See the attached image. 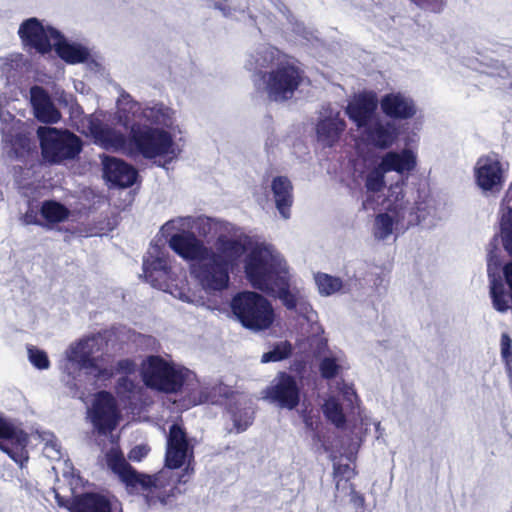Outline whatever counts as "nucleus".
I'll return each instance as SVG.
<instances>
[{
	"mask_svg": "<svg viewBox=\"0 0 512 512\" xmlns=\"http://www.w3.org/2000/svg\"><path fill=\"white\" fill-rule=\"evenodd\" d=\"M475 177L481 189L485 191L499 190L504 182L501 162L496 156L479 158L475 168Z\"/></svg>",
	"mask_w": 512,
	"mask_h": 512,
	"instance_id": "nucleus-19",
	"label": "nucleus"
},
{
	"mask_svg": "<svg viewBox=\"0 0 512 512\" xmlns=\"http://www.w3.org/2000/svg\"><path fill=\"white\" fill-rule=\"evenodd\" d=\"M202 403V399L201 398H194L193 400L190 401V406H196L198 404H201Z\"/></svg>",
	"mask_w": 512,
	"mask_h": 512,
	"instance_id": "nucleus-50",
	"label": "nucleus"
},
{
	"mask_svg": "<svg viewBox=\"0 0 512 512\" xmlns=\"http://www.w3.org/2000/svg\"><path fill=\"white\" fill-rule=\"evenodd\" d=\"M234 427L238 433L245 431L251 424L252 418L247 411H231Z\"/></svg>",
	"mask_w": 512,
	"mask_h": 512,
	"instance_id": "nucleus-42",
	"label": "nucleus"
},
{
	"mask_svg": "<svg viewBox=\"0 0 512 512\" xmlns=\"http://www.w3.org/2000/svg\"><path fill=\"white\" fill-rule=\"evenodd\" d=\"M170 248L184 260L198 262L210 252L202 240L190 231H182L172 235L169 239Z\"/></svg>",
	"mask_w": 512,
	"mask_h": 512,
	"instance_id": "nucleus-17",
	"label": "nucleus"
},
{
	"mask_svg": "<svg viewBox=\"0 0 512 512\" xmlns=\"http://www.w3.org/2000/svg\"><path fill=\"white\" fill-rule=\"evenodd\" d=\"M231 309L239 322L250 330H265L274 322L275 314L271 303L257 292L237 293L232 298Z\"/></svg>",
	"mask_w": 512,
	"mask_h": 512,
	"instance_id": "nucleus-5",
	"label": "nucleus"
},
{
	"mask_svg": "<svg viewBox=\"0 0 512 512\" xmlns=\"http://www.w3.org/2000/svg\"><path fill=\"white\" fill-rule=\"evenodd\" d=\"M274 294H277L279 296V298H281L283 300L284 305L288 309H295L296 299H295L294 295H292L289 291V281H288L287 277H286V290L282 291L278 286H274L272 295H274Z\"/></svg>",
	"mask_w": 512,
	"mask_h": 512,
	"instance_id": "nucleus-44",
	"label": "nucleus"
},
{
	"mask_svg": "<svg viewBox=\"0 0 512 512\" xmlns=\"http://www.w3.org/2000/svg\"><path fill=\"white\" fill-rule=\"evenodd\" d=\"M53 49L58 57L67 64L84 63L90 56L89 50L86 47L68 42L61 32L60 37H57L53 42Z\"/></svg>",
	"mask_w": 512,
	"mask_h": 512,
	"instance_id": "nucleus-27",
	"label": "nucleus"
},
{
	"mask_svg": "<svg viewBox=\"0 0 512 512\" xmlns=\"http://www.w3.org/2000/svg\"><path fill=\"white\" fill-rule=\"evenodd\" d=\"M37 135L43 158L52 164L74 159L82 149L81 139L68 130L39 127Z\"/></svg>",
	"mask_w": 512,
	"mask_h": 512,
	"instance_id": "nucleus-7",
	"label": "nucleus"
},
{
	"mask_svg": "<svg viewBox=\"0 0 512 512\" xmlns=\"http://www.w3.org/2000/svg\"><path fill=\"white\" fill-rule=\"evenodd\" d=\"M318 291L322 296H330L340 291L343 287V281L340 277L332 276L327 273L318 272L314 276Z\"/></svg>",
	"mask_w": 512,
	"mask_h": 512,
	"instance_id": "nucleus-31",
	"label": "nucleus"
},
{
	"mask_svg": "<svg viewBox=\"0 0 512 512\" xmlns=\"http://www.w3.org/2000/svg\"><path fill=\"white\" fill-rule=\"evenodd\" d=\"M350 486H351V492H350V501H351V503H353V505L357 509L364 508V505H365V498H364V496L361 493H359L358 491L355 490L353 484H350Z\"/></svg>",
	"mask_w": 512,
	"mask_h": 512,
	"instance_id": "nucleus-48",
	"label": "nucleus"
},
{
	"mask_svg": "<svg viewBox=\"0 0 512 512\" xmlns=\"http://www.w3.org/2000/svg\"><path fill=\"white\" fill-rule=\"evenodd\" d=\"M9 143L17 158H23L31 151V139L25 133L11 135Z\"/></svg>",
	"mask_w": 512,
	"mask_h": 512,
	"instance_id": "nucleus-36",
	"label": "nucleus"
},
{
	"mask_svg": "<svg viewBox=\"0 0 512 512\" xmlns=\"http://www.w3.org/2000/svg\"><path fill=\"white\" fill-rule=\"evenodd\" d=\"M142 380L153 390L166 394L181 391L185 383L182 369H177L160 355H149L142 363Z\"/></svg>",
	"mask_w": 512,
	"mask_h": 512,
	"instance_id": "nucleus-6",
	"label": "nucleus"
},
{
	"mask_svg": "<svg viewBox=\"0 0 512 512\" xmlns=\"http://www.w3.org/2000/svg\"><path fill=\"white\" fill-rule=\"evenodd\" d=\"M323 413L328 421L337 428H342L346 424V417L342 405L334 398H330L323 404Z\"/></svg>",
	"mask_w": 512,
	"mask_h": 512,
	"instance_id": "nucleus-33",
	"label": "nucleus"
},
{
	"mask_svg": "<svg viewBox=\"0 0 512 512\" xmlns=\"http://www.w3.org/2000/svg\"><path fill=\"white\" fill-rule=\"evenodd\" d=\"M106 458L108 466L118 475L126 488L130 491H142L149 506L167 505L180 492L176 482L170 483L163 473L147 475L138 472L119 450L111 449Z\"/></svg>",
	"mask_w": 512,
	"mask_h": 512,
	"instance_id": "nucleus-2",
	"label": "nucleus"
},
{
	"mask_svg": "<svg viewBox=\"0 0 512 512\" xmlns=\"http://www.w3.org/2000/svg\"><path fill=\"white\" fill-rule=\"evenodd\" d=\"M87 129L94 143L106 150L121 149L126 144V138L122 133L109 127L99 118L91 117L88 120Z\"/></svg>",
	"mask_w": 512,
	"mask_h": 512,
	"instance_id": "nucleus-22",
	"label": "nucleus"
},
{
	"mask_svg": "<svg viewBox=\"0 0 512 512\" xmlns=\"http://www.w3.org/2000/svg\"><path fill=\"white\" fill-rule=\"evenodd\" d=\"M70 512H113L108 498L98 493H84L74 499Z\"/></svg>",
	"mask_w": 512,
	"mask_h": 512,
	"instance_id": "nucleus-28",
	"label": "nucleus"
},
{
	"mask_svg": "<svg viewBox=\"0 0 512 512\" xmlns=\"http://www.w3.org/2000/svg\"><path fill=\"white\" fill-rule=\"evenodd\" d=\"M415 4H417L420 7H424V0H412Z\"/></svg>",
	"mask_w": 512,
	"mask_h": 512,
	"instance_id": "nucleus-51",
	"label": "nucleus"
},
{
	"mask_svg": "<svg viewBox=\"0 0 512 512\" xmlns=\"http://www.w3.org/2000/svg\"><path fill=\"white\" fill-rule=\"evenodd\" d=\"M40 213L42 217L51 224L63 222L70 215V211L65 205L54 200L44 201Z\"/></svg>",
	"mask_w": 512,
	"mask_h": 512,
	"instance_id": "nucleus-30",
	"label": "nucleus"
},
{
	"mask_svg": "<svg viewBox=\"0 0 512 512\" xmlns=\"http://www.w3.org/2000/svg\"><path fill=\"white\" fill-rule=\"evenodd\" d=\"M214 7L223 11L224 13L229 12L230 9L225 4H223L221 1L215 2Z\"/></svg>",
	"mask_w": 512,
	"mask_h": 512,
	"instance_id": "nucleus-49",
	"label": "nucleus"
},
{
	"mask_svg": "<svg viewBox=\"0 0 512 512\" xmlns=\"http://www.w3.org/2000/svg\"><path fill=\"white\" fill-rule=\"evenodd\" d=\"M379 104L382 113L392 120L412 119L417 113L415 101L401 92L385 94Z\"/></svg>",
	"mask_w": 512,
	"mask_h": 512,
	"instance_id": "nucleus-18",
	"label": "nucleus"
},
{
	"mask_svg": "<svg viewBox=\"0 0 512 512\" xmlns=\"http://www.w3.org/2000/svg\"><path fill=\"white\" fill-rule=\"evenodd\" d=\"M114 369L115 375L124 374L125 376L120 377L117 381V386L119 388H124L127 391H131L133 387V382L127 377L128 375L133 374L136 371V363L133 359L124 358L117 361Z\"/></svg>",
	"mask_w": 512,
	"mask_h": 512,
	"instance_id": "nucleus-32",
	"label": "nucleus"
},
{
	"mask_svg": "<svg viewBox=\"0 0 512 512\" xmlns=\"http://www.w3.org/2000/svg\"><path fill=\"white\" fill-rule=\"evenodd\" d=\"M417 166V157L415 153L408 148L401 152L389 151L381 160V167L387 172H397L399 174L409 173Z\"/></svg>",
	"mask_w": 512,
	"mask_h": 512,
	"instance_id": "nucleus-26",
	"label": "nucleus"
},
{
	"mask_svg": "<svg viewBox=\"0 0 512 512\" xmlns=\"http://www.w3.org/2000/svg\"><path fill=\"white\" fill-rule=\"evenodd\" d=\"M31 103L35 117L43 123L54 124L61 119V113L52 102L47 91L40 86H33L30 90Z\"/></svg>",
	"mask_w": 512,
	"mask_h": 512,
	"instance_id": "nucleus-23",
	"label": "nucleus"
},
{
	"mask_svg": "<svg viewBox=\"0 0 512 512\" xmlns=\"http://www.w3.org/2000/svg\"><path fill=\"white\" fill-rule=\"evenodd\" d=\"M384 169L381 167H376L372 169L366 176L365 179V187L369 192L377 193L380 192L385 187V178Z\"/></svg>",
	"mask_w": 512,
	"mask_h": 512,
	"instance_id": "nucleus-37",
	"label": "nucleus"
},
{
	"mask_svg": "<svg viewBox=\"0 0 512 512\" xmlns=\"http://www.w3.org/2000/svg\"><path fill=\"white\" fill-rule=\"evenodd\" d=\"M244 273L251 286L268 295L273 287L286 290V275L271 255L260 246L252 248L244 259Z\"/></svg>",
	"mask_w": 512,
	"mask_h": 512,
	"instance_id": "nucleus-4",
	"label": "nucleus"
},
{
	"mask_svg": "<svg viewBox=\"0 0 512 512\" xmlns=\"http://www.w3.org/2000/svg\"><path fill=\"white\" fill-rule=\"evenodd\" d=\"M362 129L363 141L379 150L391 148L400 135V131L393 121L375 119Z\"/></svg>",
	"mask_w": 512,
	"mask_h": 512,
	"instance_id": "nucleus-16",
	"label": "nucleus"
},
{
	"mask_svg": "<svg viewBox=\"0 0 512 512\" xmlns=\"http://www.w3.org/2000/svg\"><path fill=\"white\" fill-rule=\"evenodd\" d=\"M491 298L497 311L506 312L509 309L504 285L499 279L493 278L491 280Z\"/></svg>",
	"mask_w": 512,
	"mask_h": 512,
	"instance_id": "nucleus-35",
	"label": "nucleus"
},
{
	"mask_svg": "<svg viewBox=\"0 0 512 512\" xmlns=\"http://www.w3.org/2000/svg\"><path fill=\"white\" fill-rule=\"evenodd\" d=\"M29 435L0 414V450L16 463L27 461Z\"/></svg>",
	"mask_w": 512,
	"mask_h": 512,
	"instance_id": "nucleus-11",
	"label": "nucleus"
},
{
	"mask_svg": "<svg viewBox=\"0 0 512 512\" xmlns=\"http://www.w3.org/2000/svg\"><path fill=\"white\" fill-rule=\"evenodd\" d=\"M378 103L377 94L374 91H362L348 103L345 113L358 129H362L372 122Z\"/></svg>",
	"mask_w": 512,
	"mask_h": 512,
	"instance_id": "nucleus-15",
	"label": "nucleus"
},
{
	"mask_svg": "<svg viewBox=\"0 0 512 512\" xmlns=\"http://www.w3.org/2000/svg\"><path fill=\"white\" fill-rule=\"evenodd\" d=\"M275 205L284 219L290 218L294 202L293 185L287 176H276L271 182Z\"/></svg>",
	"mask_w": 512,
	"mask_h": 512,
	"instance_id": "nucleus-24",
	"label": "nucleus"
},
{
	"mask_svg": "<svg viewBox=\"0 0 512 512\" xmlns=\"http://www.w3.org/2000/svg\"><path fill=\"white\" fill-rule=\"evenodd\" d=\"M18 35L26 50L46 55L53 50L52 41L60 37V31L53 26H45L36 17H31L20 24Z\"/></svg>",
	"mask_w": 512,
	"mask_h": 512,
	"instance_id": "nucleus-9",
	"label": "nucleus"
},
{
	"mask_svg": "<svg viewBox=\"0 0 512 512\" xmlns=\"http://www.w3.org/2000/svg\"><path fill=\"white\" fill-rule=\"evenodd\" d=\"M346 127L345 120L337 112L334 116H327L318 121L316 125L317 137L327 147H332L339 141Z\"/></svg>",
	"mask_w": 512,
	"mask_h": 512,
	"instance_id": "nucleus-25",
	"label": "nucleus"
},
{
	"mask_svg": "<svg viewBox=\"0 0 512 512\" xmlns=\"http://www.w3.org/2000/svg\"><path fill=\"white\" fill-rule=\"evenodd\" d=\"M247 252V245L239 238L220 235L216 251L210 249L198 262L191 265V274L206 291L220 292L228 288L230 273Z\"/></svg>",
	"mask_w": 512,
	"mask_h": 512,
	"instance_id": "nucleus-1",
	"label": "nucleus"
},
{
	"mask_svg": "<svg viewBox=\"0 0 512 512\" xmlns=\"http://www.w3.org/2000/svg\"><path fill=\"white\" fill-rule=\"evenodd\" d=\"M303 421L307 429L314 432V437L319 440L318 429L321 424L319 416H313L310 412H305L303 414Z\"/></svg>",
	"mask_w": 512,
	"mask_h": 512,
	"instance_id": "nucleus-46",
	"label": "nucleus"
},
{
	"mask_svg": "<svg viewBox=\"0 0 512 512\" xmlns=\"http://www.w3.org/2000/svg\"><path fill=\"white\" fill-rule=\"evenodd\" d=\"M429 207V200L426 198H419L417 201H415L414 206L410 211V215H414L415 217L410 219L409 223L415 225L420 224L429 214Z\"/></svg>",
	"mask_w": 512,
	"mask_h": 512,
	"instance_id": "nucleus-38",
	"label": "nucleus"
},
{
	"mask_svg": "<svg viewBox=\"0 0 512 512\" xmlns=\"http://www.w3.org/2000/svg\"><path fill=\"white\" fill-rule=\"evenodd\" d=\"M128 146L131 153L146 159H154L173 152L174 140L172 135L162 128L133 125L128 136Z\"/></svg>",
	"mask_w": 512,
	"mask_h": 512,
	"instance_id": "nucleus-8",
	"label": "nucleus"
},
{
	"mask_svg": "<svg viewBox=\"0 0 512 512\" xmlns=\"http://www.w3.org/2000/svg\"><path fill=\"white\" fill-rule=\"evenodd\" d=\"M103 171L107 181L122 188L134 185L138 176L137 170L132 165L115 157H106Z\"/></svg>",
	"mask_w": 512,
	"mask_h": 512,
	"instance_id": "nucleus-21",
	"label": "nucleus"
},
{
	"mask_svg": "<svg viewBox=\"0 0 512 512\" xmlns=\"http://www.w3.org/2000/svg\"><path fill=\"white\" fill-rule=\"evenodd\" d=\"M501 355L507 365L512 362V339L507 333L501 335Z\"/></svg>",
	"mask_w": 512,
	"mask_h": 512,
	"instance_id": "nucleus-45",
	"label": "nucleus"
},
{
	"mask_svg": "<svg viewBox=\"0 0 512 512\" xmlns=\"http://www.w3.org/2000/svg\"><path fill=\"white\" fill-rule=\"evenodd\" d=\"M143 272L146 280L159 289L167 286L171 275L168 253L155 245L148 251L143 259Z\"/></svg>",
	"mask_w": 512,
	"mask_h": 512,
	"instance_id": "nucleus-13",
	"label": "nucleus"
},
{
	"mask_svg": "<svg viewBox=\"0 0 512 512\" xmlns=\"http://www.w3.org/2000/svg\"><path fill=\"white\" fill-rule=\"evenodd\" d=\"M148 448L143 445H138L132 448L128 454L131 461H141L148 454Z\"/></svg>",
	"mask_w": 512,
	"mask_h": 512,
	"instance_id": "nucleus-47",
	"label": "nucleus"
},
{
	"mask_svg": "<svg viewBox=\"0 0 512 512\" xmlns=\"http://www.w3.org/2000/svg\"><path fill=\"white\" fill-rule=\"evenodd\" d=\"M90 418L93 427L100 435L106 436L117 428L121 413L111 392L102 390L95 395Z\"/></svg>",
	"mask_w": 512,
	"mask_h": 512,
	"instance_id": "nucleus-10",
	"label": "nucleus"
},
{
	"mask_svg": "<svg viewBox=\"0 0 512 512\" xmlns=\"http://www.w3.org/2000/svg\"><path fill=\"white\" fill-rule=\"evenodd\" d=\"M355 471L349 464H334L333 477L336 480V488L339 489L340 479L345 478L347 481L354 477Z\"/></svg>",
	"mask_w": 512,
	"mask_h": 512,
	"instance_id": "nucleus-43",
	"label": "nucleus"
},
{
	"mask_svg": "<svg viewBox=\"0 0 512 512\" xmlns=\"http://www.w3.org/2000/svg\"><path fill=\"white\" fill-rule=\"evenodd\" d=\"M501 230L504 248L512 257V182L501 202Z\"/></svg>",
	"mask_w": 512,
	"mask_h": 512,
	"instance_id": "nucleus-29",
	"label": "nucleus"
},
{
	"mask_svg": "<svg viewBox=\"0 0 512 512\" xmlns=\"http://www.w3.org/2000/svg\"><path fill=\"white\" fill-rule=\"evenodd\" d=\"M375 223L379 231V238L384 239L392 233L394 220L388 213L378 214Z\"/></svg>",
	"mask_w": 512,
	"mask_h": 512,
	"instance_id": "nucleus-41",
	"label": "nucleus"
},
{
	"mask_svg": "<svg viewBox=\"0 0 512 512\" xmlns=\"http://www.w3.org/2000/svg\"><path fill=\"white\" fill-rule=\"evenodd\" d=\"M293 346L288 341H281L276 343L272 350L264 353L261 357L262 363L279 362L289 358L292 355Z\"/></svg>",
	"mask_w": 512,
	"mask_h": 512,
	"instance_id": "nucleus-34",
	"label": "nucleus"
},
{
	"mask_svg": "<svg viewBox=\"0 0 512 512\" xmlns=\"http://www.w3.org/2000/svg\"><path fill=\"white\" fill-rule=\"evenodd\" d=\"M259 74L268 98L274 102L291 100L306 78L305 71L287 58H278L269 70Z\"/></svg>",
	"mask_w": 512,
	"mask_h": 512,
	"instance_id": "nucleus-3",
	"label": "nucleus"
},
{
	"mask_svg": "<svg viewBox=\"0 0 512 512\" xmlns=\"http://www.w3.org/2000/svg\"><path fill=\"white\" fill-rule=\"evenodd\" d=\"M28 354L29 360L34 367L39 370H45L49 368L50 361L45 351L32 346L28 348Z\"/></svg>",
	"mask_w": 512,
	"mask_h": 512,
	"instance_id": "nucleus-40",
	"label": "nucleus"
},
{
	"mask_svg": "<svg viewBox=\"0 0 512 512\" xmlns=\"http://www.w3.org/2000/svg\"><path fill=\"white\" fill-rule=\"evenodd\" d=\"M352 396H354L355 398H357V394L355 392L352 393Z\"/></svg>",
	"mask_w": 512,
	"mask_h": 512,
	"instance_id": "nucleus-53",
	"label": "nucleus"
},
{
	"mask_svg": "<svg viewBox=\"0 0 512 512\" xmlns=\"http://www.w3.org/2000/svg\"><path fill=\"white\" fill-rule=\"evenodd\" d=\"M300 386L294 376L281 371L266 389V397L281 408L295 409L300 403Z\"/></svg>",
	"mask_w": 512,
	"mask_h": 512,
	"instance_id": "nucleus-12",
	"label": "nucleus"
},
{
	"mask_svg": "<svg viewBox=\"0 0 512 512\" xmlns=\"http://www.w3.org/2000/svg\"><path fill=\"white\" fill-rule=\"evenodd\" d=\"M124 98H130V95L129 94H126L125 96H123Z\"/></svg>",
	"mask_w": 512,
	"mask_h": 512,
	"instance_id": "nucleus-52",
	"label": "nucleus"
},
{
	"mask_svg": "<svg viewBox=\"0 0 512 512\" xmlns=\"http://www.w3.org/2000/svg\"><path fill=\"white\" fill-rule=\"evenodd\" d=\"M71 359L77 363L81 369L89 371L97 379H111L115 376L112 367H102L99 365V361L103 358L102 356H93V351L89 347V340L80 341L76 347L72 348Z\"/></svg>",
	"mask_w": 512,
	"mask_h": 512,
	"instance_id": "nucleus-20",
	"label": "nucleus"
},
{
	"mask_svg": "<svg viewBox=\"0 0 512 512\" xmlns=\"http://www.w3.org/2000/svg\"><path fill=\"white\" fill-rule=\"evenodd\" d=\"M193 457V447L185 428L174 423L169 427L165 452V465L170 469H178L183 466L187 457Z\"/></svg>",
	"mask_w": 512,
	"mask_h": 512,
	"instance_id": "nucleus-14",
	"label": "nucleus"
},
{
	"mask_svg": "<svg viewBox=\"0 0 512 512\" xmlns=\"http://www.w3.org/2000/svg\"><path fill=\"white\" fill-rule=\"evenodd\" d=\"M341 367L337 363V359L334 357H324L319 364V371L324 379H334Z\"/></svg>",
	"mask_w": 512,
	"mask_h": 512,
	"instance_id": "nucleus-39",
	"label": "nucleus"
}]
</instances>
